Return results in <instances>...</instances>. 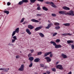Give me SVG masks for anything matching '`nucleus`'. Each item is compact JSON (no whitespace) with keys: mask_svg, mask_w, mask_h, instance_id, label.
Masks as SVG:
<instances>
[{"mask_svg":"<svg viewBox=\"0 0 74 74\" xmlns=\"http://www.w3.org/2000/svg\"><path fill=\"white\" fill-rule=\"evenodd\" d=\"M52 52H46L45 53L44 55V56H47L48 55H50V58H52V56H53V54L52 53Z\"/></svg>","mask_w":74,"mask_h":74,"instance_id":"obj_1","label":"nucleus"},{"mask_svg":"<svg viewBox=\"0 0 74 74\" xmlns=\"http://www.w3.org/2000/svg\"><path fill=\"white\" fill-rule=\"evenodd\" d=\"M74 11L73 10H71L69 12L66 13L65 14V15H68L73 16V13Z\"/></svg>","mask_w":74,"mask_h":74,"instance_id":"obj_2","label":"nucleus"},{"mask_svg":"<svg viewBox=\"0 0 74 74\" xmlns=\"http://www.w3.org/2000/svg\"><path fill=\"white\" fill-rule=\"evenodd\" d=\"M19 71H23L24 70V65L22 64L21 65L20 68L18 69Z\"/></svg>","mask_w":74,"mask_h":74,"instance_id":"obj_3","label":"nucleus"},{"mask_svg":"<svg viewBox=\"0 0 74 74\" xmlns=\"http://www.w3.org/2000/svg\"><path fill=\"white\" fill-rule=\"evenodd\" d=\"M56 68L60 70H63V66L62 65H58L56 66Z\"/></svg>","mask_w":74,"mask_h":74,"instance_id":"obj_4","label":"nucleus"},{"mask_svg":"<svg viewBox=\"0 0 74 74\" xmlns=\"http://www.w3.org/2000/svg\"><path fill=\"white\" fill-rule=\"evenodd\" d=\"M45 59H46L47 62H50L51 61V59L49 57H46L45 58Z\"/></svg>","mask_w":74,"mask_h":74,"instance_id":"obj_5","label":"nucleus"},{"mask_svg":"<svg viewBox=\"0 0 74 74\" xmlns=\"http://www.w3.org/2000/svg\"><path fill=\"white\" fill-rule=\"evenodd\" d=\"M51 26H53L52 23L49 24L48 25V26L46 27V28L48 29Z\"/></svg>","mask_w":74,"mask_h":74,"instance_id":"obj_6","label":"nucleus"},{"mask_svg":"<svg viewBox=\"0 0 74 74\" xmlns=\"http://www.w3.org/2000/svg\"><path fill=\"white\" fill-rule=\"evenodd\" d=\"M28 27L29 29H30L32 30L34 28V27L32 25H29L28 26Z\"/></svg>","mask_w":74,"mask_h":74,"instance_id":"obj_7","label":"nucleus"},{"mask_svg":"<svg viewBox=\"0 0 74 74\" xmlns=\"http://www.w3.org/2000/svg\"><path fill=\"white\" fill-rule=\"evenodd\" d=\"M42 27H37L36 28H35V31H38V30H39L41 29Z\"/></svg>","mask_w":74,"mask_h":74,"instance_id":"obj_8","label":"nucleus"},{"mask_svg":"<svg viewBox=\"0 0 74 74\" xmlns=\"http://www.w3.org/2000/svg\"><path fill=\"white\" fill-rule=\"evenodd\" d=\"M59 13L60 14H66V11H60L59 12Z\"/></svg>","mask_w":74,"mask_h":74,"instance_id":"obj_9","label":"nucleus"},{"mask_svg":"<svg viewBox=\"0 0 74 74\" xmlns=\"http://www.w3.org/2000/svg\"><path fill=\"white\" fill-rule=\"evenodd\" d=\"M69 35V36H71L72 35V34H71L68 33V34H62V36H66V35Z\"/></svg>","mask_w":74,"mask_h":74,"instance_id":"obj_10","label":"nucleus"},{"mask_svg":"<svg viewBox=\"0 0 74 74\" xmlns=\"http://www.w3.org/2000/svg\"><path fill=\"white\" fill-rule=\"evenodd\" d=\"M31 21L34 22H36V23H38V22H39V21L34 19H32Z\"/></svg>","mask_w":74,"mask_h":74,"instance_id":"obj_11","label":"nucleus"},{"mask_svg":"<svg viewBox=\"0 0 74 74\" xmlns=\"http://www.w3.org/2000/svg\"><path fill=\"white\" fill-rule=\"evenodd\" d=\"M62 56L64 59H66V58H67V57L66 56V55L63 54H62Z\"/></svg>","mask_w":74,"mask_h":74,"instance_id":"obj_12","label":"nucleus"},{"mask_svg":"<svg viewBox=\"0 0 74 74\" xmlns=\"http://www.w3.org/2000/svg\"><path fill=\"white\" fill-rule=\"evenodd\" d=\"M61 47H62V46H61V45H57L55 46V48H61Z\"/></svg>","mask_w":74,"mask_h":74,"instance_id":"obj_13","label":"nucleus"},{"mask_svg":"<svg viewBox=\"0 0 74 74\" xmlns=\"http://www.w3.org/2000/svg\"><path fill=\"white\" fill-rule=\"evenodd\" d=\"M26 31L27 33H28L30 35L31 34V32L30 31V30L29 29H26Z\"/></svg>","mask_w":74,"mask_h":74,"instance_id":"obj_14","label":"nucleus"},{"mask_svg":"<svg viewBox=\"0 0 74 74\" xmlns=\"http://www.w3.org/2000/svg\"><path fill=\"white\" fill-rule=\"evenodd\" d=\"M51 6L53 7H54V8H56V5L54 4L52 2H51Z\"/></svg>","mask_w":74,"mask_h":74,"instance_id":"obj_15","label":"nucleus"},{"mask_svg":"<svg viewBox=\"0 0 74 74\" xmlns=\"http://www.w3.org/2000/svg\"><path fill=\"white\" fill-rule=\"evenodd\" d=\"M63 8L64 10H70V8L67 7H63Z\"/></svg>","mask_w":74,"mask_h":74,"instance_id":"obj_16","label":"nucleus"},{"mask_svg":"<svg viewBox=\"0 0 74 74\" xmlns=\"http://www.w3.org/2000/svg\"><path fill=\"white\" fill-rule=\"evenodd\" d=\"M68 44H70V43H73L74 41L73 40H68L67 41Z\"/></svg>","mask_w":74,"mask_h":74,"instance_id":"obj_17","label":"nucleus"},{"mask_svg":"<svg viewBox=\"0 0 74 74\" xmlns=\"http://www.w3.org/2000/svg\"><path fill=\"white\" fill-rule=\"evenodd\" d=\"M39 60H40V59L37 58L34 60V62H38L39 61Z\"/></svg>","mask_w":74,"mask_h":74,"instance_id":"obj_18","label":"nucleus"},{"mask_svg":"<svg viewBox=\"0 0 74 74\" xmlns=\"http://www.w3.org/2000/svg\"><path fill=\"white\" fill-rule=\"evenodd\" d=\"M19 28H17L14 31L16 32V33H19Z\"/></svg>","mask_w":74,"mask_h":74,"instance_id":"obj_19","label":"nucleus"},{"mask_svg":"<svg viewBox=\"0 0 74 74\" xmlns=\"http://www.w3.org/2000/svg\"><path fill=\"white\" fill-rule=\"evenodd\" d=\"M29 59L30 61H33L34 60V58L32 57H30L29 58Z\"/></svg>","mask_w":74,"mask_h":74,"instance_id":"obj_20","label":"nucleus"},{"mask_svg":"<svg viewBox=\"0 0 74 74\" xmlns=\"http://www.w3.org/2000/svg\"><path fill=\"white\" fill-rule=\"evenodd\" d=\"M50 43H51V44H53V45H54V46H55V47L56 46V43H55V42H54V41H51L50 42Z\"/></svg>","mask_w":74,"mask_h":74,"instance_id":"obj_21","label":"nucleus"},{"mask_svg":"<svg viewBox=\"0 0 74 74\" xmlns=\"http://www.w3.org/2000/svg\"><path fill=\"white\" fill-rule=\"evenodd\" d=\"M63 25L64 26H69L70 25V23H64Z\"/></svg>","mask_w":74,"mask_h":74,"instance_id":"obj_22","label":"nucleus"},{"mask_svg":"<svg viewBox=\"0 0 74 74\" xmlns=\"http://www.w3.org/2000/svg\"><path fill=\"white\" fill-rule=\"evenodd\" d=\"M42 9L45 11H48V8H46L45 6H44L42 8Z\"/></svg>","mask_w":74,"mask_h":74,"instance_id":"obj_23","label":"nucleus"},{"mask_svg":"<svg viewBox=\"0 0 74 74\" xmlns=\"http://www.w3.org/2000/svg\"><path fill=\"white\" fill-rule=\"evenodd\" d=\"M39 34L40 36L42 37H44V35L42 33H39Z\"/></svg>","mask_w":74,"mask_h":74,"instance_id":"obj_24","label":"nucleus"},{"mask_svg":"<svg viewBox=\"0 0 74 74\" xmlns=\"http://www.w3.org/2000/svg\"><path fill=\"white\" fill-rule=\"evenodd\" d=\"M54 25L55 26H59L60 24L58 23L55 22L54 23Z\"/></svg>","mask_w":74,"mask_h":74,"instance_id":"obj_25","label":"nucleus"},{"mask_svg":"<svg viewBox=\"0 0 74 74\" xmlns=\"http://www.w3.org/2000/svg\"><path fill=\"white\" fill-rule=\"evenodd\" d=\"M12 38L14 40H17V38L16 37V36H13Z\"/></svg>","mask_w":74,"mask_h":74,"instance_id":"obj_26","label":"nucleus"},{"mask_svg":"<svg viewBox=\"0 0 74 74\" xmlns=\"http://www.w3.org/2000/svg\"><path fill=\"white\" fill-rule=\"evenodd\" d=\"M23 2V3H28V0H22Z\"/></svg>","mask_w":74,"mask_h":74,"instance_id":"obj_27","label":"nucleus"},{"mask_svg":"<svg viewBox=\"0 0 74 74\" xmlns=\"http://www.w3.org/2000/svg\"><path fill=\"white\" fill-rule=\"evenodd\" d=\"M15 34H16V32L15 31H14L13 32L12 34V37H13V36H14Z\"/></svg>","mask_w":74,"mask_h":74,"instance_id":"obj_28","label":"nucleus"},{"mask_svg":"<svg viewBox=\"0 0 74 74\" xmlns=\"http://www.w3.org/2000/svg\"><path fill=\"white\" fill-rule=\"evenodd\" d=\"M60 27H59V26H56L55 27V28L57 30H58V29H60Z\"/></svg>","mask_w":74,"mask_h":74,"instance_id":"obj_29","label":"nucleus"},{"mask_svg":"<svg viewBox=\"0 0 74 74\" xmlns=\"http://www.w3.org/2000/svg\"><path fill=\"white\" fill-rule=\"evenodd\" d=\"M37 0H30V1L31 3H34Z\"/></svg>","mask_w":74,"mask_h":74,"instance_id":"obj_30","label":"nucleus"},{"mask_svg":"<svg viewBox=\"0 0 74 74\" xmlns=\"http://www.w3.org/2000/svg\"><path fill=\"white\" fill-rule=\"evenodd\" d=\"M3 71H4V72L7 73V72L8 71V70H7V69H4Z\"/></svg>","mask_w":74,"mask_h":74,"instance_id":"obj_31","label":"nucleus"},{"mask_svg":"<svg viewBox=\"0 0 74 74\" xmlns=\"http://www.w3.org/2000/svg\"><path fill=\"white\" fill-rule=\"evenodd\" d=\"M23 1H20L18 3V4L19 5H22V4H23Z\"/></svg>","mask_w":74,"mask_h":74,"instance_id":"obj_32","label":"nucleus"},{"mask_svg":"<svg viewBox=\"0 0 74 74\" xmlns=\"http://www.w3.org/2000/svg\"><path fill=\"white\" fill-rule=\"evenodd\" d=\"M4 12L6 14H7V15H8V14H9V11H7V10H5L4 11Z\"/></svg>","mask_w":74,"mask_h":74,"instance_id":"obj_33","label":"nucleus"},{"mask_svg":"<svg viewBox=\"0 0 74 74\" xmlns=\"http://www.w3.org/2000/svg\"><path fill=\"white\" fill-rule=\"evenodd\" d=\"M37 53H38V55H41V54H42V52H38Z\"/></svg>","mask_w":74,"mask_h":74,"instance_id":"obj_34","label":"nucleus"},{"mask_svg":"<svg viewBox=\"0 0 74 74\" xmlns=\"http://www.w3.org/2000/svg\"><path fill=\"white\" fill-rule=\"evenodd\" d=\"M45 3L47 4H51V2L48 1L45 2Z\"/></svg>","mask_w":74,"mask_h":74,"instance_id":"obj_35","label":"nucleus"},{"mask_svg":"<svg viewBox=\"0 0 74 74\" xmlns=\"http://www.w3.org/2000/svg\"><path fill=\"white\" fill-rule=\"evenodd\" d=\"M31 52V53H33L34 52V49H30L29 50Z\"/></svg>","mask_w":74,"mask_h":74,"instance_id":"obj_36","label":"nucleus"},{"mask_svg":"<svg viewBox=\"0 0 74 74\" xmlns=\"http://www.w3.org/2000/svg\"><path fill=\"white\" fill-rule=\"evenodd\" d=\"M25 20V18H23L20 21V22L21 23V22H23V21H24V20Z\"/></svg>","mask_w":74,"mask_h":74,"instance_id":"obj_37","label":"nucleus"},{"mask_svg":"<svg viewBox=\"0 0 74 74\" xmlns=\"http://www.w3.org/2000/svg\"><path fill=\"white\" fill-rule=\"evenodd\" d=\"M20 58V56L19 55H17L16 56V59H18Z\"/></svg>","mask_w":74,"mask_h":74,"instance_id":"obj_38","label":"nucleus"},{"mask_svg":"<svg viewBox=\"0 0 74 74\" xmlns=\"http://www.w3.org/2000/svg\"><path fill=\"white\" fill-rule=\"evenodd\" d=\"M41 67H44V65L42 64H40Z\"/></svg>","mask_w":74,"mask_h":74,"instance_id":"obj_39","label":"nucleus"},{"mask_svg":"<svg viewBox=\"0 0 74 74\" xmlns=\"http://www.w3.org/2000/svg\"><path fill=\"white\" fill-rule=\"evenodd\" d=\"M51 70L53 71H54V72H55V71H56V69L55 68H52L51 69Z\"/></svg>","mask_w":74,"mask_h":74,"instance_id":"obj_40","label":"nucleus"},{"mask_svg":"<svg viewBox=\"0 0 74 74\" xmlns=\"http://www.w3.org/2000/svg\"><path fill=\"white\" fill-rule=\"evenodd\" d=\"M33 66V63H31L29 65V67H32Z\"/></svg>","mask_w":74,"mask_h":74,"instance_id":"obj_41","label":"nucleus"},{"mask_svg":"<svg viewBox=\"0 0 74 74\" xmlns=\"http://www.w3.org/2000/svg\"><path fill=\"white\" fill-rule=\"evenodd\" d=\"M42 14H36L37 16H41Z\"/></svg>","mask_w":74,"mask_h":74,"instance_id":"obj_42","label":"nucleus"},{"mask_svg":"<svg viewBox=\"0 0 74 74\" xmlns=\"http://www.w3.org/2000/svg\"><path fill=\"white\" fill-rule=\"evenodd\" d=\"M57 34H58L57 33H55L53 34V37L55 36H56V35H57Z\"/></svg>","mask_w":74,"mask_h":74,"instance_id":"obj_43","label":"nucleus"},{"mask_svg":"<svg viewBox=\"0 0 74 74\" xmlns=\"http://www.w3.org/2000/svg\"><path fill=\"white\" fill-rule=\"evenodd\" d=\"M15 41V40L14 39H12V43H14Z\"/></svg>","mask_w":74,"mask_h":74,"instance_id":"obj_44","label":"nucleus"},{"mask_svg":"<svg viewBox=\"0 0 74 74\" xmlns=\"http://www.w3.org/2000/svg\"><path fill=\"white\" fill-rule=\"evenodd\" d=\"M56 42H60V40L59 39H57L56 40Z\"/></svg>","mask_w":74,"mask_h":74,"instance_id":"obj_45","label":"nucleus"},{"mask_svg":"<svg viewBox=\"0 0 74 74\" xmlns=\"http://www.w3.org/2000/svg\"><path fill=\"white\" fill-rule=\"evenodd\" d=\"M71 48L72 49H74V45H71Z\"/></svg>","mask_w":74,"mask_h":74,"instance_id":"obj_46","label":"nucleus"},{"mask_svg":"<svg viewBox=\"0 0 74 74\" xmlns=\"http://www.w3.org/2000/svg\"><path fill=\"white\" fill-rule=\"evenodd\" d=\"M37 10H41V8L40 6H38L37 8Z\"/></svg>","mask_w":74,"mask_h":74,"instance_id":"obj_47","label":"nucleus"},{"mask_svg":"<svg viewBox=\"0 0 74 74\" xmlns=\"http://www.w3.org/2000/svg\"><path fill=\"white\" fill-rule=\"evenodd\" d=\"M51 15L53 16H56V14H51Z\"/></svg>","mask_w":74,"mask_h":74,"instance_id":"obj_48","label":"nucleus"},{"mask_svg":"<svg viewBox=\"0 0 74 74\" xmlns=\"http://www.w3.org/2000/svg\"><path fill=\"white\" fill-rule=\"evenodd\" d=\"M7 4L8 5H11V3L10 2H8L7 3Z\"/></svg>","mask_w":74,"mask_h":74,"instance_id":"obj_49","label":"nucleus"},{"mask_svg":"<svg viewBox=\"0 0 74 74\" xmlns=\"http://www.w3.org/2000/svg\"><path fill=\"white\" fill-rule=\"evenodd\" d=\"M32 56V53H30L28 55V57H30Z\"/></svg>","mask_w":74,"mask_h":74,"instance_id":"obj_50","label":"nucleus"},{"mask_svg":"<svg viewBox=\"0 0 74 74\" xmlns=\"http://www.w3.org/2000/svg\"><path fill=\"white\" fill-rule=\"evenodd\" d=\"M44 0H38V1H40L41 2H42Z\"/></svg>","mask_w":74,"mask_h":74,"instance_id":"obj_51","label":"nucleus"},{"mask_svg":"<svg viewBox=\"0 0 74 74\" xmlns=\"http://www.w3.org/2000/svg\"><path fill=\"white\" fill-rule=\"evenodd\" d=\"M47 73L48 74H49L50 73H51V72L49 71H47Z\"/></svg>","mask_w":74,"mask_h":74,"instance_id":"obj_52","label":"nucleus"},{"mask_svg":"<svg viewBox=\"0 0 74 74\" xmlns=\"http://www.w3.org/2000/svg\"><path fill=\"white\" fill-rule=\"evenodd\" d=\"M0 70H3V71L4 68H1V69H0Z\"/></svg>","mask_w":74,"mask_h":74,"instance_id":"obj_53","label":"nucleus"},{"mask_svg":"<svg viewBox=\"0 0 74 74\" xmlns=\"http://www.w3.org/2000/svg\"><path fill=\"white\" fill-rule=\"evenodd\" d=\"M59 63V62H57L56 63V65H57V64H58Z\"/></svg>","mask_w":74,"mask_h":74,"instance_id":"obj_54","label":"nucleus"},{"mask_svg":"<svg viewBox=\"0 0 74 74\" xmlns=\"http://www.w3.org/2000/svg\"><path fill=\"white\" fill-rule=\"evenodd\" d=\"M72 73L70 71L69 73H68V74H71Z\"/></svg>","mask_w":74,"mask_h":74,"instance_id":"obj_55","label":"nucleus"},{"mask_svg":"<svg viewBox=\"0 0 74 74\" xmlns=\"http://www.w3.org/2000/svg\"><path fill=\"white\" fill-rule=\"evenodd\" d=\"M48 22H49V23H51V21H50L49 20H48Z\"/></svg>","mask_w":74,"mask_h":74,"instance_id":"obj_56","label":"nucleus"},{"mask_svg":"<svg viewBox=\"0 0 74 74\" xmlns=\"http://www.w3.org/2000/svg\"><path fill=\"white\" fill-rule=\"evenodd\" d=\"M37 6H38V7H40V5L39 4H37Z\"/></svg>","mask_w":74,"mask_h":74,"instance_id":"obj_57","label":"nucleus"},{"mask_svg":"<svg viewBox=\"0 0 74 74\" xmlns=\"http://www.w3.org/2000/svg\"><path fill=\"white\" fill-rule=\"evenodd\" d=\"M73 16H74V12H73Z\"/></svg>","mask_w":74,"mask_h":74,"instance_id":"obj_58","label":"nucleus"},{"mask_svg":"<svg viewBox=\"0 0 74 74\" xmlns=\"http://www.w3.org/2000/svg\"><path fill=\"white\" fill-rule=\"evenodd\" d=\"M45 69H47V66H45Z\"/></svg>","mask_w":74,"mask_h":74,"instance_id":"obj_59","label":"nucleus"},{"mask_svg":"<svg viewBox=\"0 0 74 74\" xmlns=\"http://www.w3.org/2000/svg\"><path fill=\"white\" fill-rule=\"evenodd\" d=\"M8 70H10V69L9 68L8 69Z\"/></svg>","mask_w":74,"mask_h":74,"instance_id":"obj_60","label":"nucleus"},{"mask_svg":"<svg viewBox=\"0 0 74 74\" xmlns=\"http://www.w3.org/2000/svg\"><path fill=\"white\" fill-rule=\"evenodd\" d=\"M20 53H22V52L20 51Z\"/></svg>","mask_w":74,"mask_h":74,"instance_id":"obj_61","label":"nucleus"},{"mask_svg":"<svg viewBox=\"0 0 74 74\" xmlns=\"http://www.w3.org/2000/svg\"><path fill=\"white\" fill-rule=\"evenodd\" d=\"M23 24H25V23H23Z\"/></svg>","mask_w":74,"mask_h":74,"instance_id":"obj_62","label":"nucleus"}]
</instances>
